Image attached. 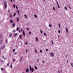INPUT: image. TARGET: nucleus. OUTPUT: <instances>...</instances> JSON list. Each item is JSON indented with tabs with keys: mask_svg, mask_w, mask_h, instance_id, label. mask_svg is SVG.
<instances>
[{
	"mask_svg": "<svg viewBox=\"0 0 73 73\" xmlns=\"http://www.w3.org/2000/svg\"><path fill=\"white\" fill-rule=\"evenodd\" d=\"M30 70L32 72H34V69L33 68H31V66H30Z\"/></svg>",
	"mask_w": 73,
	"mask_h": 73,
	"instance_id": "1",
	"label": "nucleus"
},
{
	"mask_svg": "<svg viewBox=\"0 0 73 73\" xmlns=\"http://www.w3.org/2000/svg\"><path fill=\"white\" fill-rule=\"evenodd\" d=\"M7 2L5 1L4 2V4L5 5V8H7Z\"/></svg>",
	"mask_w": 73,
	"mask_h": 73,
	"instance_id": "2",
	"label": "nucleus"
},
{
	"mask_svg": "<svg viewBox=\"0 0 73 73\" xmlns=\"http://www.w3.org/2000/svg\"><path fill=\"white\" fill-rule=\"evenodd\" d=\"M50 54L52 57H53V56H54V54L52 52L50 53Z\"/></svg>",
	"mask_w": 73,
	"mask_h": 73,
	"instance_id": "3",
	"label": "nucleus"
},
{
	"mask_svg": "<svg viewBox=\"0 0 73 73\" xmlns=\"http://www.w3.org/2000/svg\"><path fill=\"white\" fill-rule=\"evenodd\" d=\"M66 33H69V31H68V29H67V28H66Z\"/></svg>",
	"mask_w": 73,
	"mask_h": 73,
	"instance_id": "4",
	"label": "nucleus"
},
{
	"mask_svg": "<svg viewBox=\"0 0 73 73\" xmlns=\"http://www.w3.org/2000/svg\"><path fill=\"white\" fill-rule=\"evenodd\" d=\"M19 37L21 40V39H22V35H20L19 36Z\"/></svg>",
	"mask_w": 73,
	"mask_h": 73,
	"instance_id": "5",
	"label": "nucleus"
},
{
	"mask_svg": "<svg viewBox=\"0 0 73 73\" xmlns=\"http://www.w3.org/2000/svg\"><path fill=\"white\" fill-rule=\"evenodd\" d=\"M29 72V68H28L26 70V73H28Z\"/></svg>",
	"mask_w": 73,
	"mask_h": 73,
	"instance_id": "6",
	"label": "nucleus"
},
{
	"mask_svg": "<svg viewBox=\"0 0 73 73\" xmlns=\"http://www.w3.org/2000/svg\"><path fill=\"white\" fill-rule=\"evenodd\" d=\"M35 40H36V42H38V38H37V37H36Z\"/></svg>",
	"mask_w": 73,
	"mask_h": 73,
	"instance_id": "7",
	"label": "nucleus"
},
{
	"mask_svg": "<svg viewBox=\"0 0 73 73\" xmlns=\"http://www.w3.org/2000/svg\"><path fill=\"white\" fill-rule=\"evenodd\" d=\"M23 36H25V32L24 31H23Z\"/></svg>",
	"mask_w": 73,
	"mask_h": 73,
	"instance_id": "8",
	"label": "nucleus"
},
{
	"mask_svg": "<svg viewBox=\"0 0 73 73\" xmlns=\"http://www.w3.org/2000/svg\"><path fill=\"white\" fill-rule=\"evenodd\" d=\"M64 9L65 10H67V9H68V8H67V7H64Z\"/></svg>",
	"mask_w": 73,
	"mask_h": 73,
	"instance_id": "9",
	"label": "nucleus"
},
{
	"mask_svg": "<svg viewBox=\"0 0 73 73\" xmlns=\"http://www.w3.org/2000/svg\"><path fill=\"white\" fill-rule=\"evenodd\" d=\"M17 33L15 34L14 35V37H16V36H17Z\"/></svg>",
	"mask_w": 73,
	"mask_h": 73,
	"instance_id": "10",
	"label": "nucleus"
},
{
	"mask_svg": "<svg viewBox=\"0 0 73 73\" xmlns=\"http://www.w3.org/2000/svg\"><path fill=\"white\" fill-rule=\"evenodd\" d=\"M3 42V40H0V45Z\"/></svg>",
	"mask_w": 73,
	"mask_h": 73,
	"instance_id": "11",
	"label": "nucleus"
},
{
	"mask_svg": "<svg viewBox=\"0 0 73 73\" xmlns=\"http://www.w3.org/2000/svg\"><path fill=\"white\" fill-rule=\"evenodd\" d=\"M17 21H19V17H17Z\"/></svg>",
	"mask_w": 73,
	"mask_h": 73,
	"instance_id": "12",
	"label": "nucleus"
},
{
	"mask_svg": "<svg viewBox=\"0 0 73 73\" xmlns=\"http://www.w3.org/2000/svg\"><path fill=\"white\" fill-rule=\"evenodd\" d=\"M13 26V27H14V26L15 25V23H13V24H12Z\"/></svg>",
	"mask_w": 73,
	"mask_h": 73,
	"instance_id": "13",
	"label": "nucleus"
},
{
	"mask_svg": "<svg viewBox=\"0 0 73 73\" xmlns=\"http://www.w3.org/2000/svg\"><path fill=\"white\" fill-rule=\"evenodd\" d=\"M49 27H50V28L51 27H52V25H50V24H49Z\"/></svg>",
	"mask_w": 73,
	"mask_h": 73,
	"instance_id": "14",
	"label": "nucleus"
},
{
	"mask_svg": "<svg viewBox=\"0 0 73 73\" xmlns=\"http://www.w3.org/2000/svg\"><path fill=\"white\" fill-rule=\"evenodd\" d=\"M17 31H19V27H17Z\"/></svg>",
	"mask_w": 73,
	"mask_h": 73,
	"instance_id": "15",
	"label": "nucleus"
},
{
	"mask_svg": "<svg viewBox=\"0 0 73 73\" xmlns=\"http://www.w3.org/2000/svg\"><path fill=\"white\" fill-rule=\"evenodd\" d=\"M9 36L10 37H12V34H10Z\"/></svg>",
	"mask_w": 73,
	"mask_h": 73,
	"instance_id": "16",
	"label": "nucleus"
},
{
	"mask_svg": "<svg viewBox=\"0 0 73 73\" xmlns=\"http://www.w3.org/2000/svg\"><path fill=\"white\" fill-rule=\"evenodd\" d=\"M17 54V52H15L14 53L15 55H16V54Z\"/></svg>",
	"mask_w": 73,
	"mask_h": 73,
	"instance_id": "17",
	"label": "nucleus"
},
{
	"mask_svg": "<svg viewBox=\"0 0 73 73\" xmlns=\"http://www.w3.org/2000/svg\"><path fill=\"white\" fill-rule=\"evenodd\" d=\"M24 16L25 17V18H26V19H27V17L26 15H25Z\"/></svg>",
	"mask_w": 73,
	"mask_h": 73,
	"instance_id": "18",
	"label": "nucleus"
},
{
	"mask_svg": "<svg viewBox=\"0 0 73 73\" xmlns=\"http://www.w3.org/2000/svg\"><path fill=\"white\" fill-rule=\"evenodd\" d=\"M35 51L36 53H37L38 52L37 51V50H36V49L35 50Z\"/></svg>",
	"mask_w": 73,
	"mask_h": 73,
	"instance_id": "19",
	"label": "nucleus"
},
{
	"mask_svg": "<svg viewBox=\"0 0 73 73\" xmlns=\"http://www.w3.org/2000/svg\"><path fill=\"white\" fill-rule=\"evenodd\" d=\"M35 69H36V70H37V67H36V66H35Z\"/></svg>",
	"mask_w": 73,
	"mask_h": 73,
	"instance_id": "20",
	"label": "nucleus"
},
{
	"mask_svg": "<svg viewBox=\"0 0 73 73\" xmlns=\"http://www.w3.org/2000/svg\"><path fill=\"white\" fill-rule=\"evenodd\" d=\"M5 48V46H3L1 48L2 49H3V48Z\"/></svg>",
	"mask_w": 73,
	"mask_h": 73,
	"instance_id": "21",
	"label": "nucleus"
},
{
	"mask_svg": "<svg viewBox=\"0 0 73 73\" xmlns=\"http://www.w3.org/2000/svg\"><path fill=\"white\" fill-rule=\"evenodd\" d=\"M10 67L11 68H13V67H12V64H11L10 65Z\"/></svg>",
	"mask_w": 73,
	"mask_h": 73,
	"instance_id": "22",
	"label": "nucleus"
},
{
	"mask_svg": "<svg viewBox=\"0 0 73 73\" xmlns=\"http://www.w3.org/2000/svg\"><path fill=\"white\" fill-rule=\"evenodd\" d=\"M10 17H12V15L10 14Z\"/></svg>",
	"mask_w": 73,
	"mask_h": 73,
	"instance_id": "23",
	"label": "nucleus"
},
{
	"mask_svg": "<svg viewBox=\"0 0 73 73\" xmlns=\"http://www.w3.org/2000/svg\"><path fill=\"white\" fill-rule=\"evenodd\" d=\"M17 12H18V14H19V11L18 10L17 11Z\"/></svg>",
	"mask_w": 73,
	"mask_h": 73,
	"instance_id": "24",
	"label": "nucleus"
},
{
	"mask_svg": "<svg viewBox=\"0 0 73 73\" xmlns=\"http://www.w3.org/2000/svg\"><path fill=\"white\" fill-rule=\"evenodd\" d=\"M13 53H14L15 52V49H13Z\"/></svg>",
	"mask_w": 73,
	"mask_h": 73,
	"instance_id": "25",
	"label": "nucleus"
},
{
	"mask_svg": "<svg viewBox=\"0 0 73 73\" xmlns=\"http://www.w3.org/2000/svg\"><path fill=\"white\" fill-rule=\"evenodd\" d=\"M58 32L59 33H61V31L60 30H59L58 31Z\"/></svg>",
	"mask_w": 73,
	"mask_h": 73,
	"instance_id": "26",
	"label": "nucleus"
},
{
	"mask_svg": "<svg viewBox=\"0 0 73 73\" xmlns=\"http://www.w3.org/2000/svg\"><path fill=\"white\" fill-rule=\"evenodd\" d=\"M6 43L7 44L8 43V40L7 39L6 40Z\"/></svg>",
	"mask_w": 73,
	"mask_h": 73,
	"instance_id": "27",
	"label": "nucleus"
},
{
	"mask_svg": "<svg viewBox=\"0 0 73 73\" xmlns=\"http://www.w3.org/2000/svg\"><path fill=\"white\" fill-rule=\"evenodd\" d=\"M10 23H12V19H11L10 20Z\"/></svg>",
	"mask_w": 73,
	"mask_h": 73,
	"instance_id": "28",
	"label": "nucleus"
},
{
	"mask_svg": "<svg viewBox=\"0 0 73 73\" xmlns=\"http://www.w3.org/2000/svg\"><path fill=\"white\" fill-rule=\"evenodd\" d=\"M34 16L35 17L37 18V15H34Z\"/></svg>",
	"mask_w": 73,
	"mask_h": 73,
	"instance_id": "29",
	"label": "nucleus"
},
{
	"mask_svg": "<svg viewBox=\"0 0 73 73\" xmlns=\"http://www.w3.org/2000/svg\"><path fill=\"white\" fill-rule=\"evenodd\" d=\"M13 7L14 8H15V5H13Z\"/></svg>",
	"mask_w": 73,
	"mask_h": 73,
	"instance_id": "30",
	"label": "nucleus"
},
{
	"mask_svg": "<svg viewBox=\"0 0 73 73\" xmlns=\"http://www.w3.org/2000/svg\"><path fill=\"white\" fill-rule=\"evenodd\" d=\"M16 16V13H14L13 15V16Z\"/></svg>",
	"mask_w": 73,
	"mask_h": 73,
	"instance_id": "31",
	"label": "nucleus"
},
{
	"mask_svg": "<svg viewBox=\"0 0 73 73\" xmlns=\"http://www.w3.org/2000/svg\"><path fill=\"white\" fill-rule=\"evenodd\" d=\"M13 32H16V31L15 30H14L13 31Z\"/></svg>",
	"mask_w": 73,
	"mask_h": 73,
	"instance_id": "32",
	"label": "nucleus"
},
{
	"mask_svg": "<svg viewBox=\"0 0 73 73\" xmlns=\"http://www.w3.org/2000/svg\"><path fill=\"white\" fill-rule=\"evenodd\" d=\"M19 33H20L21 32V29H19Z\"/></svg>",
	"mask_w": 73,
	"mask_h": 73,
	"instance_id": "33",
	"label": "nucleus"
},
{
	"mask_svg": "<svg viewBox=\"0 0 73 73\" xmlns=\"http://www.w3.org/2000/svg\"><path fill=\"white\" fill-rule=\"evenodd\" d=\"M36 60H37V61L38 62H39V61H38V59H36Z\"/></svg>",
	"mask_w": 73,
	"mask_h": 73,
	"instance_id": "34",
	"label": "nucleus"
},
{
	"mask_svg": "<svg viewBox=\"0 0 73 73\" xmlns=\"http://www.w3.org/2000/svg\"><path fill=\"white\" fill-rule=\"evenodd\" d=\"M1 62L2 63H3L4 62L3 61V60H1Z\"/></svg>",
	"mask_w": 73,
	"mask_h": 73,
	"instance_id": "35",
	"label": "nucleus"
},
{
	"mask_svg": "<svg viewBox=\"0 0 73 73\" xmlns=\"http://www.w3.org/2000/svg\"><path fill=\"white\" fill-rule=\"evenodd\" d=\"M16 8L17 9H18V8H17V6H16Z\"/></svg>",
	"mask_w": 73,
	"mask_h": 73,
	"instance_id": "36",
	"label": "nucleus"
},
{
	"mask_svg": "<svg viewBox=\"0 0 73 73\" xmlns=\"http://www.w3.org/2000/svg\"><path fill=\"white\" fill-rule=\"evenodd\" d=\"M29 35H31V31L29 32Z\"/></svg>",
	"mask_w": 73,
	"mask_h": 73,
	"instance_id": "37",
	"label": "nucleus"
},
{
	"mask_svg": "<svg viewBox=\"0 0 73 73\" xmlns=\"http://www.w3.org/2000/svg\"><path fill=\"white\" fill-rule=\"evenodd\" d=\"M40 52H41V53H42V50H40Z\"/></svg>",
	"mask_w": 73,
	"mask_h": 73,
	"instance_id": "38",
	"label": "nucleus"
},
{
	"mask_svg": "<svg viewBox=\"0 0 73 73\" xmlns=\"http://www.w3.org/2000/svg\"><path fill=\"white\" fill-rule=\"evenodd\" d=\"M58 73H60V70H58Z\"/></svg>",
	"mask_w": 73,
	"mask_h": 73,
	"instance_id": "39",
	"label": "nucleus"
},
{
	"mask_svg": "<svg viewBox=\"0 0 73 73\" xmlns=\"http://www.w3.org/2000/svg\"><path fill=\"white\" fill-rule=\"evenodd\" d=\"M44 36H46V34L45 33H44Z\"/></svg>",
	"mask_w": 73,
	"mask_h": 73,
	"instance_id": "40",
	"label": "nucleus"
},
{
	"mask_svg": "<svg viewBox=\"0 0 73 73\" xmlns=\"http://www.w3.org/2000/svg\"><path fill=\"white\" fill-rule=\"evenodd\" d=\"M40 32H41V33H42V31L40 30Z\"/></svg>",
	"mask_w": 73,
	"mask_h": 73,
	"instance_id": "41",
	"label": "nucleus"
},
{
	"mask_svg": "<svg viewBox=\"0 0 73 73\" xmlns=\"http://www.w3.org/2000/svg\"><path fill=\"white\" fill-rule=\"evenodd\" d=\"M71 66L72 67H73V63H71Z\"/></svg>",
	"mask_w": 73,
	"mask_h": 73,
	"instance_id": "42",
	"label": "nucleus"
},
{
	"mask_svg": "<svg viewBox=\"0 0 73 73\" xmlns=\"http://www.w3.org/2000/svg\"><path fill=\"white\" fill-rule=\"evenodd\" d=\"M1 70H3V68H1Z\"/></svg>",
	"mask_w": 73,
	"mask_h": 73,
	"instance_id": "43",
	"label": "nucleus"
},
{
	"mask_svg": "<svg viewBox=\"0 0 73 73\" xmlns=\"http://www.w3.org/2000/svg\"><path fill=\"white\" fill-rule=\"evenodd\" d=\"M8 12H10V11H9V9H8Z\"/></svg>",
	"mask_w": 73,
	"mask_h": 73,
	"instance_id": "44",
	"label": "nucleus"
},
{
	"mask_svg": "<svg viewBox=\"0 0 73 73\" xmlns=\"http://www.w3.org/2000/svg\"><path fill=\"white\" fill-rule=\"evenodd\" d=\"M53 9H54V11H55V9L54 8V7H53Z\"/></svg>",
	"mask_w": 73,
	"mask_h": 73,
	"instance_id": "45",
	"label": "nucleus"
},
{
	"mask_svg": "<svg viewBox=\"0 0 73 73\" xmlns=\"http://www.w3.org/2000/svg\"><path fill=\"white\" fill-rule=\"evenodd\" d=\"M28 44V43L27 42H26L25 43V45H27Z\"/></svg>",
	"mask_w": 73,
	"mask_h": 73,
	"instance_id": "46",
	"label": "nucleus"
},
{
	"mask_svg": "<svg viewBox=\"0 0 73 73\" xmlns=\"http://www.w3.org/2000/svg\"><path fill=\"white\" fill-rule=\"evenodd\" d=\"M7 65V66H9V63H8Z\"/></svg>",
	"mask_w": 73,
	"mask_h": 73,
	"instance_id": "47",
	"label": "nucleus"
},
{
	"mask_svg": "<svg viewBox=\"0 0 73 73\" xmlns=\"http://www.w3.org/2000/svg\"><path fill=\"white\" fill-rule=\"evenodd\" d=\"M27 30H29V29L28 28H27Z\"/></svg>",
	"mask_w": 73,
	"mask_h": 73,
	"instance_id": "48",
	"label": "nucleus"
},
{
	"mask_svg": "<svg viewBox=\"0 0 73 73\" xmlns=\"http://www.w3.org/2000/svg\"><path fill=\"white\" fill-rule=\"evenodd\" d=\"M59 28H60V24H58Z\"/></svg>",
	"mask_w": 73,
	"mask_h": 73,
	"instance_id": "49",
	"label": "nucleus"
},
{
	"mask_svg": "<svg viewBox=\"0 0 73 73\" xmlns=\"http://www.w3.org/2000/svg\"><path fill=\"white\" fill-rule=\"evenodd\" d=\"M58 8H60V6H59V5H58Z\"/></svg>",
	"mask_w": 73,
	"mask_h": 73,
	"instance_id": "50",
	"label": "nucleus"
},
{
	"mask_svg": "<svg viewBox=\"0 0 73 73\" xmlns=\"http://www.w3.org/2000/svg\"><path fill=\"white\" fill-rule=\"evenodd\" d=\"M51 42H52V44H53V41H52V40H51Z\"/></svg>",
	"mask_w": 73,
	"mask_h": 73,
	"instance_id": "51",
	"label": "nucleus"
},
{
	"mask_svg": "<svg viewBox=\"0 0 73 73\" xmlns=\"http://www.w3.org/2000/svg\"><path fill=\"white\" fill-rule=\"evenodd\" d=\"M2 57L3 58H4V56H2Z\"/></svg>",
	"mask_w": 73,
	"mask_h": 73,
	"instance_id": "52",
	"label": "nucleus"
},
{
	"mask_svg": "<svg viewBox=\"0 0 73 73\" xmlns=\"http://www.w3.org/2000/svg\"><path fill=\"white\" fill-rule=\"evenodd\" d=\"M23 58V57H21V60H22Z\"/></svg>",
	"mask_w": 73,
	"mask_h": 73,
	"instance_id": "53",
	"label": "nucleus"
},
{
	"mask_svg": "<svg viewBox=\"0 0 73 73\" xmlns=\"http://www.w3.org/2000/svg\"><path fill=\"white\" fill-rule=\"evenodd\" d=\"M46 51H48V49H46Z\"/></svg>",
	"mask_w": 73,
	"mask_h": 73,
	"instance_id": "54",
	"label": "nucleus"
},
{
	"mask_svg": "<svg viewBox=\"0 0 73 73\" xmlns=\"http://www.w3.org/2000/svg\"><path fill=\"white\" fill-rule=\"evenodd\" d=\"M43 64H45V62H44V61H43Z\"/></svg>",
	"mask_w": 73,
	"mask_h": 73,
	"instance_id": "55",
	"label": "nucleus"
},
{
	"mask_svg": "<svg viewBox=\"0 0 73 73\" xmlns=\"http://www.w3.org/2000/svg\"><path fill=\"white\" fill-rule=\"evenodd\" d=\"M13 60L14 62H15V59H13Z\"/></svg>",
	"mask_w": 73,
	"mask_h": 73,
	"instance_id": "56",
	"label": "nucleus"
},
{
	"mask_svg": "<svg viewBox=\"0 0 73 73\" xmlns=\"http://www.w3.org/2000/svg\"><path fill=\"white\" fill-rule=\"evenodd\" d=\"M59 37H60V35H58V38H59Z\"/></svg>",
	"mask_w": 73,
	"mask_h": 73,
	"instance_id": "57",
	"label": "nucleus"
},
{
	"mask_svg": "<svg viewBox=\"0 0 73 73\" xmlns=\"http://www.w3.org/2000/svg\"><path fill=\"white\" fill-rule=\"evenodd\" d=\"M25 52H26V53H27V50H26V51H25Z\"/></svg>",
	"mask_w": 73,
	"mask_h": 73,
	"instance_id": "58",
	"label": "nucleus"
},
{
	"mask_svg": "<svg viewBox=\"0 0 73 73\" xmlns=\"http://www.w3.org/2000/svg\"><path fill=\"white\" fill-rule=\"evenodd\" d=\"M21 32H23V29H21Z\"/></svg>",
	"mask_w": 73,
	"mask_h": 73,
	"instance_id": "59",
	"label": "nucleus"
},
{
	"mask_svg": "<svg viewBox=\"0 0 73 73\" xmlns=\"http://www.w3.org/2000/svg\"><path fill=\"white\" fill-rule=\"evenodd\" d=\"M6 59H7V58H4V60H6Z\"/></svg>",
	"mask_w": 73,
	"mask_h": 73,
	"instance_id": "60",
	"label": "nucleus"
},
{
	"mask_svg": "<svg viewBox=\"0 0 73 73\" xmlns=\"http://www.w3.org/2000/svg\"><path fill=\"white\" fill-rule=\"evenodd\" d=\"M69 7L70 9H71V8H70V6H69Z\"/></svg>",
	"mask_w": 73,
	"mask_h": 73,
	"instance_id": "61",
	"label": "nucleus"
},
{
	"mask_svg": "<svg viewBox=\"0 0 73 73\" xmlns=\"http://www.w3.org/2000/svg\"><path fill=\"white\" fill-rule=\"evenodd\" d=\"M67 63H68V60H67Z\"/></svg>",
	"mask_w": 73,
	"mask_h": 73,
	"instance_id": "62",
	"label": "nucleus"
},
{
	"mask_svg": "<svg viewBox=\"0 0 73 73\" xmlns=\"http://www.w3.org/2000/svg\"><path fill=\"white\" fill-rule=\"evenodd\" d=\"M10 1L12 3V0H10Z\"/></svg>",
	"mask_w": 73,
	"mask_h": 73,
	"instance_id": "63",
	"label": "nucleus"
},
{
	"mask_svg": "<svg viewBox=\"0 0 73 73\" xmlns=\"http://www.w3.org/2000/svg\"><path fill=\"white\" fill-rule=\"evenodd\" d=\"M12 22L13 23V22H14L13 21H12Z\"/></svg>",
	"mask_w": 73,
	"mask_h": 73,
	"instance_id": "64",
	"label": "nucleus"
}]
</instances>
